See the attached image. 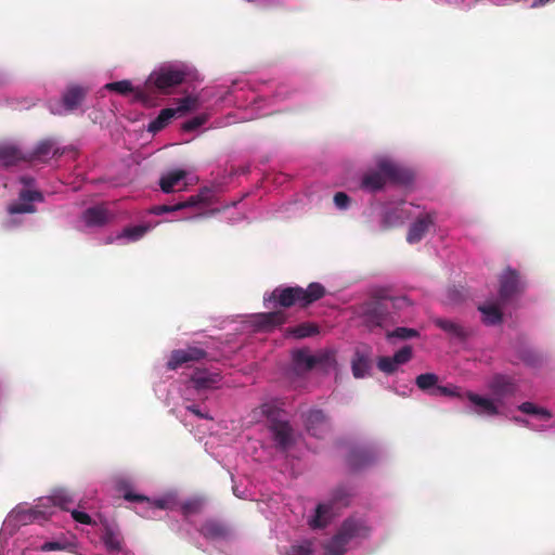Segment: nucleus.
I'll return each mask as SVG.
<instances>
[{"mask_svg":"<svg viewBox=\"0 0 555 555\" xmlns=\"http://www.w3.org/2000/svg\"><path fill=\"white\" fill-rule=\"evenodd\" d=\"M207 357L206 350L197 346H188L185 349L172 350L167 361L168 370H177L190 362H198Z\"/></svg>","mask_w":555,"mask_h":555,"instance_id":"obj_8","label":"nucleus"},{"mask_svg":"<svg viewBox=\"0 0 555 555\" xmlns=\"http://www.w3.org/2000/svg\"><path fill=\"white\" fill-rule=\"evenodd\" d=\"M386 179L405 184L411 181L412 175L409 170L388 160L378 163V170L367 172L362 178V186L371 191L380 190Z\"/></svg>","mask_w":555,"mask_h":555,"instance_id":"obj_4","label":"nucleus"},{"mask_svg":"<svg viewBox=\"0 0 555 555\" xmlns=\"http://www.w3.org/2000/svg\"><path fill=\"white\" fill-rule=\"evenodd\" d=\"M387 305L389 309L392 308L395 310L402 309L406 306H410V299L405 296H392L389 294V298H387Z\"/></svg>","mask_w":555,"mask_h":555,"instance_id":"obj_44","label":"nucleus"},{"mask_svg":"<svg viewBox=\"0 0 555 555\" xmlns=\"http://www.w3.org/2000/svg\"><path fill=\"white\" fill-rule=\"evenodd\" d=\"M293 360L296 366L302 367L306 371L313 369L319 363V359L315 356L309 354L302 349L294 352Z\"/></svg>","mask_w":555,"mask_h":555,"instance_id":"obj_34","label":"nucleus"},{"mask_svg":"<svg viewBox=\"0 0 555 555\" xmlns=\"http://www.w3.org/2000/svg\"><path fill=\"white\" fill-rule=\"evenodd\" d=\"M20 202L11 204L8 208L9 212L15 214H31L35 212V206L33 202H42L43 195L41 192L36 190L24 189L18 195Z\"/></svg>","mask_w":555,"mask_h":555,"instance_id":"obj_13","label":"nucleus"},{"mask_svg":"<svg viewBox=\"0 0 555 555\" xmlns=\"http://www.w3.org/2000/svg\"><path fill=\"white\" fill-rule=\"evenodd\" d=\"M286 320V313L281 310L262 312L254 317L253 325L257 331L271 332L274 328L283 325Z\"/></svg>","mask_w":555,"mask_h":555,"instance_id":"obj_14","label":"nucleus"},{"mask_svg":"<svg viewBox=\"0 0 555 555\" xmlns=\"http://www.w3.org/2000/svg\"><path fill=\"white\" fill-rule=\"evenodd\" d=\"M87 94L88 89L82 86H68L62 95V103L65 109L68 112L77 109L85 101Z\"/></svg>","mask_w":555,"mask_h":555,"instance_id":"obj_17","label":"nucleus"},{"mask_svg":"<svg viewBox=\"0 0 555 555\" xmlns=\"http://www.w3.org/2000/svg\"><path fill=\"white\" fill-rule=\"evenodd\" d=\"M307 431L317 438H324L331 430V423L322 410H311L305 416Z\"/></svg>","mask_w":555,"mask_h":555,"instance_id":"obj_11","label":"nucleus"},{"mask_svg":"<svg viewBox=\"0 0 555 555\" xmlns=\"http://www.w3.org/2000/svg\"><path fill=\"white\" fill-rule=\"evenodd\" d=\"M197 106V99L193 96H185L179 100L176 108H164L159 112L158 116L149 125V131L156 133L163 130L176 115H182L186 112L195 109Z\"/></svg>","mask_w":555,"mask_h":555,"instance_id":"obj_7","label":"nucleus"},{"mask_svg":"<svg viewBox=\"0 0 555 555\" xmlns=\"http://www.w3.org/2000/svg\"><path fill=\"white\" fill-rule=\"evenodd\" d=\"M125 500L131 501V502H139L143 503L145 502L147 504L149 509H169L171 508V505L173 504L172 500L170 499H158L155 501H151L149 498L141 495V494H134L131 491H127L124 494Z\"/></svg>","mask_w":555,"mask_h":555,"instance_id":"obj_25","label":"nucleus"},{"mask_svg":"<svg viewBox=\"0 0 555 555\" xmlns=\"http://www.w3.org/2000/svg\"><path fill=\"white\" fill-rule=\"evenodd\" d=\"M438 375L435 373H424L416 377L415 384L421 390L434 396V390L438 386Z\"/></svg>","mask_w":555,"mask_h":555,"instance_id":"obj_35","label":"nucleus"},{"mask_svg":"<svg viewBox=\"0 0 555 555\" xmlns=\"http://www.w3.org/2000/svg\"><path fill=\"white\" fill-rule=\"evenodd\" d=\"M186 75V72L182 68L163 66L150 75L147 83L154 86L160 92L168 93L171 88L181 85Z\"/></svg>","mask_w":555,"mask_h":555,"instance_id":"obj_6","label":"nucleus"},{"mask_svg":"<svg viewBox=\"0 0 555 555\" xmlns=\"http://www.w3.org/2000/svg\"><path fill=\"white\" fill-rule=\"evenodd\" d=\"M2 86V80L0 79V87Z\"/></svg>","mask_w":555,"mask_h":555,"instance_id":"obj_57","label":"nucleus"},{"mask_svg":"<svg viewBox=\"0 0 555 555\" xmlns=\"http://www.w3.org/2000/svg\"><path fill=\"white\" fill-rule=\"evenodd\" d=\"M465 397L475 405L474 411L478 415L494 416L499 414V409L493 400L481 397L472 391H466Z\"/></svg>","mask_w":555,"mask_h":555,"instance_id":"obj_19","label":"nucleus"},{"mask_svg":"<svg viewBox=\"0 0 555 555\" xmlns=\"http://www.w3.org/2000/svg\"><path fill=\"white\" fill-rule=\"evenodd\" d=\"M413 356L411 346H404L398 350L392 357H379L377 367L386 374H393L399 365L408 363Z\"/></svg>","mask_w":555,"mask_h":555,"instance_id":"obj_12","label":"nucleus"},{"mask_svg":"<svg viewBox=\"0 0 555 555\" xmlns=\"http://www.w3.org/2000/svg\"><path fill=\"white\" fill-rule=\"evenodd\" d=\"M389 217H390V214H387V215L385 216L384 221H385V222H388Z\"/></svg>","mask_w":555,"mask_h":555,"instance_id":"obj_55","label":"nucleus"},{"mask_svg":"<svg viewBox=\"0 0 555 555\" xmlns=\"http://www.w3.org/2000/svg\"><path fill=\"white\" fill-rule=\"evenodd\" d=\"M44 502L59 506L64 511H69V506L74 503V498L68 490L57 489L50 496L46 498Z\"/></svg>","mask_w":555,"mask_h":555,"instance_id":"obj_28","label":"nucleus"},{"mask_svg":"<svg viewBox=\"0 0 555 555\" xmlns=\"http://www.w3.org/2000/svg\"><path fill=\"white\" fill-rule=\"evenodd\" d=\"M373 459H374V454L371 450L357 449L350 453L349 463L351 466L357 468L362 465L369 464L370 462L373 461Z\"/></svg>","mask_w":555,"mask_h":555,"instance_id":"obj_36","label":"nucleus"},{"mask_svg":"<svg viewBox=\"0 0 555 555\" xmlns=\"http://www.w3.org/2000/svg\"><path fill=\"white\" fill-rule=\"evenodd\" d=\"M353 494V489L350 486L341 485L333 490L327 503L331 504L334 509L339 512L341 508H345L350 504Z\"/></svg>","mask_w":555,"mask_h":555,"instance_id":"obj_23","label":"nucleus"},{"mask_svg":"<svg viewBox=\"0 0 555 555\" xmlns=\"http://www.w3.org/2000/svg\"><path fill=\"white\" fill-rule=\"evenodd\" d=\"M326 294L325 287L317 282L310 283L307 288L300 286H279L264 298V301L273 302L274 306L291 308L298 306L307 308Z\"/></svg>","mask_w":555,"mask_h":555,"instance_id":"obj_1","label":"nucleus"},{"mask_svg":"<svg viewBox=\"0 0 555 555\" xmlns=\"http://www.w3.org/2000/svg\"><path fill=\"white\" fill-rule=\"evenodd\" d=\"M260 412L268 420L275 448L286 452L296 443L295 431L288 421L281 418V411L270 403L260 406Z\"/></svg>","mask_w":555,"mask_h":555,"instance_id":"obj_3","label":"nucleus"},{"mask_svg":"<svg viewBox=\"0 0 555 555\" xmlns=\"http://www.w3.org/2000/svg\"><path fill=\"white\" fill-rule=\"evenodd\" d=\"M186 410L190 411L191 413L195 414L199 418H204V420H211L212 418L208 413L202 412L201 409L197 405H195V404L188 405Z\"/></svg>","mask_w":555,"mask_h":555,"instance_id":"obj_50","label":"nucleus"},{"mask_svg":"<svg viewBox=\"0 0 555 555\" xmlns=\"http://www.w3.org/2000/svg\"><path fill=\"white\" fill-rule=\"evenodd\" d=\"M522 289V284L520 276L516 270L511 268L506 269L500 278V289L499 296L500 300L505 304L513 296L520 293Z\"/></svg>","mask_w":555,"mask_h":555,"instance_id":"obj_10","label":"nucleus"},{"mask_svg":"<svg viewBox=\"0 0 555 555\" xmlns=\"http://www.w3.org/2000/svg\"><path fill=\"white\" fill-rule=\"evenodd\" d=\"M436 326L449 334L451 337L464 340L468 337L469 331L463 327L461 324L446 319H436Z\"/></svg>","mask_w":555,"mask_h":555,"instance_id":"obj_26","label":"nucleus"},{"mask_svg":"<svg viewBox=\"0 0 555 555\" xmlns=\"http://www.w3.org/2000/svg\"><path fill=\"white\" fill-rule=\"evenodd\" d=\"M111 219L108 210L103 206H94L85 210L83 220L89 227H101Z\"/></svg>","mask_w":555,"mask_h":555,"instance_id":"obj_24","label":"nucleus"},{"mask_svg":"<svg viewBox=\"0 0 555 555\" xmlns=\"http://www.w3.org/2000/svg\"><path fill=\"white\" fill-rule=\"evenodd\" d=\"M370 534V528L363 519L350 517L346 519L338 532L333 537L328 544L330 555H343L345 546L354 538H366Z\"/></svg>","mask_w":555,"mask_h":555,"instance_id":"obj_5","label":"nucleus"},{"mask_svg":"<svg viewBox=\"0 0 555 555\" xmlns=\"http://www.w3.org/2000/svg\"><path fill=\"white\" fill-rule=\"evenodd\" d=\"M177 210L178 209L175 208V205H159L153 209V212L156 215H162V214L172 212V211H177Z\"/></svg>","mask_w":555,"mask_h":555,"instance_id":"obj_51","label":"nucleus"},{"mask_svg":"<svg viewBox=\"0 0 555 555\" xmlns=\"http://www.w3.org/2000/svg\"><path fill=\"white\" fill-rule=\"evenodd\" d=\"M551 0H533L531 3V8L535 9V8L543 7V5L547 4Z\"/></svg>","mask_w":555,"mask_h":555,"instance_id":"obj_53","label":"nucleus"},{"mask_svg":"<svg viewBox=\"0 0 555 555\" xmlns=\"http://www.w3.org/2000/svg\"><path fill=\"white\" fill-rule=\"evenodd\" d=\"M69 544L62 541H49L43 543L39 550L42 552L64 551Z\"/></svg>","mask_w":555,"mask_h":555,"instance_id":"obj_47","label":"nucleus"},{"mask_svg":"<svg viewBox=\"0 0 555 555\" xmlns=\"http://www.w3.org/2000/svg\"><path fill=\"white\" fill-rule=\"evenodd\" d=\"M337 513L338 512L334 509L327 502L320 503L315 507L313 517L309 520V526L312 529H323L331 522Z\"/></svg>","mask_w":555,"mask_h":555,"instance_id":"obj_20","label":"nucleus"},{"mask_svg":"<svg viewBox=\"0 0 555 555\" xmlns=\"http://www.w3.org/2000/svg\"><path fill=\"white\" fill-rule=\"evenodd\" d=\"M105 88L109 91H115L119 94L126 95L130 92H132V85L129 80H120V81H114L109 82L105 86Z\"/></svg>","mask_w":555,"mask_h":555,"instance_id":"obj_41","label":"nucleus"},{"mask_svg":"<svg viewBox=\"0 0 555 555\" xmlns=\"http://www.w3.org/2000/svg\"><path fill=\"white\" fill-rule=\"evenodd\" d=\"M389 291L387 288H376L372 291L370 299L360 304L357 309V315L363 326L370 331L383 328L389 322H393L391 311L387 305Z\"/></svg>","mask_w":555,"mask_h":555,"instance_id":"obj_2","label":"nucleus"},{"mask_svg":"<svg viewBox=\"0 0 555 555\" xmlns=\"http://www.w3.org/2000/svg\"><path fill=\"white\" fill-rule=\"evenodd\" d=\"M104 544L108 551H120L121 550V541L119 538L112 531H107L104 535Z\"/></svg>","mask_w":555,"mask_h":555,"instance_id":"obj_43","label":"nucleus"},{"mask_svg":"<svg viewBox=\"0 0 555 555\" xmlns=\"http://www.w3.org/2000/svg\"><path fill=\"white\" fill-rule=\"evenodd\" d=\"M371 370V362L366 356L357 352L351 361L352 375L356 378H363L369 375Z\"/></svg>","mask_w":555,"mask_h":555,"instance_id":"obj_30","label":"nucleus"},{"mask_svg":"<svg viewBox=\"0 0 555 555\" xmlns=\"http://www.w3.org/2000/svg\"><path fill=\"white\" fill-rule=\"evenodd\" d=\"M199 532L206 539L221 540L228 538L229 528L219 520L208 519L202 525Z\"/></svg>","mask_w":555,"mask_h":555,"instance_id":"obj_22","label":"nucleus"},{"mask_svg":"<svg viewBox=\"0 0 555 555\" xmlns=\"http://www.w3.org/2000/svg\"><path fill=\"white\" fill-rule=\"evenodd\" d=\"M434 396L440 397H459L461 398V395L459 392L457 387H448V386H437L434 390Z\"/></svg>","mask_w":555,"mask_h":555,"instance_id":"obj_46","label":"nucleus"},{"mask_svg":"<svg viewBox=\"0 0 555 555\" xmlns=\"http://www.w3.org/2000/svg\"><path fill=\"white\" fill-rule=\"evenodd\" d=\"M51 153L53 156H61L64 151L55 147V142L52 139L41 140L30 153L26 154L27 162L44 160Z\"/></svg>","mask_w":555,"mask_h":555,"instance_id":"obj_18","label":"nucleus"},{"mask_svg":"<svg viewBox=\"0 0 555 555\" xmlns=\"http://www.w3.org/2000/svg\"><path fill=\"white\" fill-rule=\"evenodd\" d=\"M478 310L482 313V322L486 325H496L503 320V313L495 305H481Z\"/></svg>","mask_w":555,"mask_h":555,"instance_id":"obj_31","label":"nucleus"},{"mask_svg":"<svg viewBox=\"0 0 555 555\" xmlns=\"http://www.w3.org/2000/svg\"><path fill=\"white\" fill-rule=\"evenodd\" d=\"M334 203L339 209H347L350 203L349 196L344 192H337L334 195Z\"/></svg>","mask_w":555,"mask_h":555,"instance_id":"obj_49","label":"nucleus"},{"mask_svg":"<svg viewBox=\"0 0 555 555\" xmlns=\"http://www.w3.org/2000/svg\"><path fill=\"white\" fill-rule=\"evenodd\" d=\"M33 181H34V180H33V178H30V177H22V178H21V182H22L23 184H25V185H30Z\"/></svg>","mask_w":555,"mask_h":555,"instance_id":"obj_54","label":"nucleus"},{"mask_svg":"<svg viewBox=\"0 0 555 555\" xmlns=\"http://www.w3.org/2000/svg\"><path fill=\"white\" fill-rule=\"evenodd\" d=\"M149 227L144 224L127 227L122 230V232L117 236V238H127L129 241H138L142 238L147 232Z\"/></svg>","mask_w":555,"mask_h":555,"instance_id":"obj_38","label":"nucleus"},{"mask_svg":"<svg viewBox=\"0 0 555 555\" xmlns=\"http://www.w3.org/2000/svg\"><path fill=\"white\" fill-rule=\"evenodd\" d=\"M285 555H315L313 542L311 540H302L294 543L285 551Z\"/></svg>","mask_w":555,"mask_h":555,"instance_id":"obj_37","label":"nucleus"},{"mask_svg":"<svg viewBox=\"0 0 555 555\" xmlns=\"http://www.w3.org/2000/svg\"><path fill=\"white\" fill-rule=\"evenodd\" d=\"M518 410L525 414L537 415L544 420H550L552 417V413L548 410H546L544 408H539L535 404H533L532 402H528V401L521 403L518 406Z\"/></svg>","mask_w":555,"mask_h":555,"instance_id":"obj_40","label":"nucleus"},{"mask_svg":"<svg viewBox=\"0 0 555 555\" xmlns=\"http://www.w3.org/2000/svg\"><path fill=\"white\" fill-rule=\"evenodd\" d=\"M437 214L429 211L420 215L409 227L406 241L409 244H416L421 242L427 234L429 229L435 225Z\"/></svg>","mask_w":555,"mask_h":555,"instance_id":"obj_9","label":"nucleus"},{"mask_svg":"<svg viewBox=\"0 0 555 555\" xmlns=\"http://www.w3.org/2000/svg\"><path fill=\"white\" fill-rule=\"evenodd\" d=\"M184 516L198 514L202 509V502L199 500L186 501L181 506Z\"/></svg>","mask_w":555,"mask_h":555,"instance_id":"obj_45","label":"nucleus"},{"mask_svg":"<svg viewBox=\"0 0 555 555\" xmlns=\"http://www.w3.org/2000/svg\"><path fill=\"white\" fill-rule=\"evenodd\" d=\"M319 334V326L312 322H304L296 326L286 330L287 336H293L297 339L311 337Z\"/></svg>","mask_w":555,"mask_h":555,"instance_id":"obj_29","label":"nucleus"},{"mask_svg":"<svg viewBox=\"0 0 555 555\" xmlns=\"http://www.w3.org/2000/svg\"><path fill=\"white\" fill-rule=\"evenodd\" d=\"M37 506L30 509L16 508L10 514V518L13 519L17 525L25 526L27 524L38 520L44 513Z\"/></svg>","mask_w":555,"mask_h":555,"instance_id":"obj_27","label":"nucleus"},{"mask_svg":"<svg viewBox=\"0 0 555 555\" xmlns=\"http://www.w3.org/2000/svg\"><path fill=\"white\" fill-rule=\"evenodd\" d=\"M211 196V192L208 189L202 190L198 194L190 196L188 199L175 204V208L178 210L196 207L202 204H208Z\"/></svg>","mask_w":555,"mask_h":555,"instance_id":"obj_33","label":"nucleus"},{"mask_svg":"<svg viewBox=\"0 0 555 555\" xmlns=\"http://www.w3.org/2000/svg\"><path fill=\"white\" fill-rule=\"evenodd\" d=\"M453 293H455V291H453V289H450V291H449L450 296H451Z\"/></svg>","mask_w":555,"mask_h":555,"instance_id":"obj_56","label":"nucleus"},{"mask_svg":"<svg viewBox=\"0 0 555 555\" xmlns=\"http://www.w3.org/2000/svg\"><path fill=\"white\" fill-rule=\"evenodd\" d=\"M489 388L498 398H505L513 396L516 392L517 385L512 377L496 374L491 378Z\"/></svg>","mask_w":555,"mask_h":555,"instance_id":"obj_16","label":"nucleus"},{"mask_svg":"<svg viewBox=\"0 0 555 555\" xmlns=\"http://www.w3.org/2000/svg\"><path fill=\"white\" fill-rule=\"evenodd\" d=\"M522 360L528 365H531V366H535L538 364V362H539V358L535 354H532V353H527V354L522 356Z\"/></svg>","mask_w":555,"mask_h":555,"instance_id":"obj_52","label":"nucleus"},{"mask_svg":"<svg viewBox=\"0 0 555 555\" xmlns=\"http://www.w3.org/2000/svg\"><path fill=\"white\" fill-rule=\"evenodd\" d=\"M190 382L197 391L212 389L221 382V375L218 372L196 370L191 375Z\"/></svg>","mask_w":555,"mask_h":555,"instance_id":"obj_15","label":"nucleus"},{"mask_svg":"<svg viewBox=\"0 0 555 555\" xmlns=\"http://www.w3.org/2000/svg\"><path fill=\"white\" fill-rule=\"evenodd\" d=\"M186 176L184 170L178 169L168 172L166 176H163L159 181V186L164 193H171L175 190V186L183 180Z\"/></svg>","mask_w":555,"mask_h":555,"instance_id":"obj_32","label":"nucleus"},{"mask_svg":"<svg viewBox=\"0 0 555 555\" xmlns=\"http://www.w3.org/2000/svg\"><path fill=\"white\" fill-rule=\"evenodd\" d=\"M72 517L75 521L83 524V525H92L93 520L91 516L85 512H80L77 509L70 511Z\"/></svg>","mask_w":555,"mask_h":555,"instance_id":"obj_48","label":"nucleus"},{"mask_svg":"<svg viewBox=\"0 0 555 555\" xmlns=\"http://www.w3.org/2000/svg\"><path fill=\"white\" fill-rule=\"evenodd\" d=\"M207 119L208 116L206 114L194 116L182 125V129L184 131H194L204 124H206Z\"/></svg>","mask_w":555,"mask_h":555,"instance_id":"obj_42","label":"nucleus"},{"mask_svg":"<svg viewBox=\"0 0 555 555\" xmlns=\"http://www.w3.org/2000/svg\"><path fill=\"white\" fill-rule=\"evenodd\" d=\"M21 162H27L26 153H23L13 144H0V165L10 167L15 166Z\"/></svg>","mask_w":555,"mask_h":555,"instance_id":"obj_21","label":"nucleus"},{"mask_svg":"<svg viewBox=\"0 0 555 555\" xmlns=\"http://www.w3.org/2000/svg\"><path fill=\"white\" fill-rule=\"evenodd\" d=\"M420 336V332L410 328V327H397L393 331H389L386 333V338L388 340H391L393 338L400 339V340H408L412 338H416Z\"/></svg>","mask_w":555,"mask_h":555,"instance_id":"obj_39","label":"nucleus"}]
</instances>
